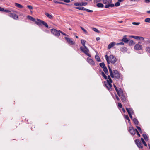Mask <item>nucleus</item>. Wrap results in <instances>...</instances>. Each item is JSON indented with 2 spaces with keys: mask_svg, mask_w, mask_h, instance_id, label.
<instances>
[{
  "mask_svg": "<svg viewBox=\"0 0 150 150\" xmlns=\"http://www.w3.org/2000/svg\"><path fill=\"white\" fill-rule=\"evenodd\" d=\"M108 67L110 75L112 78H114L115 79H118L122 77V75L117 70H114L112 71L109 65H108Z\"/></svg>",
  "mask_w": 150,
  "mask_h": 150,
  "instance_id": "1",
  "label": "nucleus"
},
{
  "mask_svg": "<svg viewBox=\"0 0 150 150\" xmlns=\"http://www.w3.org/2000/svg\"><path fill=\"white\" fill-rule=\"evenodd\" d=\"M105 59L108 64H109L110 62L112 64H115L117 61L116 58L112 55H110L109 57L106 55L105 56Z\"/></svg>",
  "mask_w": 150,
  "mask_h": 150,
  "instance_id": "2",
  "label": "nucleus"
},
{
  "mask_svg": "<svg viewBox=\"0 0 150 150\" xmlns=\"http://www.w3.org/2000/svg\"><path fill=\"white\" fill-rule=\"evenodd\" d=\"M103 3L106 4L105 7L106 8H108L109 7H112L114 6V4H111L112 0H103Z\"/></svg>",
  "mask_w": 150,
  "mask_h": 150,
  "instance_id": "3",
  "label": "nucleus"
},
{
  "mask_svg": "<svg viewBox=\"0 0 150 150\" xmlns=\"http://www.w3.org/2000/svg\"><path fill=\"white\" fill-rule=\"evenodd\" d=\"M80 48L81 50L86 55L89 57H91V54L88 52L89 51V50L86 46L81 47Z\"/></svg>",
  "mask_w": 150,
  "mask_h": 150,
  "instance_id": "4",
  "label": "nucleus"
},
{
  "mask_svg": "<svg viewBox=\"0 0 150 150\" xmlns=\"http://www.w3.org/2000/svg\"><path fill=\"white\" fill-rule=\"evenodd\" d=\"M119 96L121 100L123 102H126L127 100L125 96L123 94L122 90H120V92L117 93Z\"/></svg>",
  "mask_w": 150,
  "mask_h": 150,
  "instance_id": "5",
  "label": "nucleus"
},
{
  "mask_svg": "<svg viewBox=\"0 0 150 150\" xmlns=\"http://www.w3.org/2000/svg\"><path fill=\"white\" fill-rule=\"evenodd\" d=\"M51 32L56 36L58 37L60 35V30H57L55 29H53L51 30Z\"/></svg>",
  "mask_w": 150,
  "mask_h": 150,
  "instance_id": "6",
  "label": "nucleus"
},
{
  "mask_svg": "<svg viewBox=\"0 0 150 150\" xmlns=\"http://www.w3.org/2000/svg\"><path fill=\"white\" fill-rule=\"evenodd\" d=\"M137 130L136 129H134L133 127H129L128 131L131 135H134L135 134Z\"/></svg>",
  "mask_w": 150,
  "mask_h": 150,
  "instance_id": "7",
  "label": "nucleus"
},
{
  "mask_svg": "<svg viewBox=\"0 0 150 150\" xmlns=\"http://www.w3.org/2000/svg\"><path fill=\"white\" fill-rule=\"evenodd\" d=\"M135 143L137 146L139 148H142L143 146L141 142L139 139H136L135 141Z\"/></svg>",
  "mask_w": 150,
  "mask_h": 150,
  "instance_id": "8",
  "label": "nucleus"
},
{
  "mask_svg": "<svg viewBox=\"0 0 150 150\" xmlns=\"http://www.w3.org/2000/svg\"><path fill=\"white\" fill-rule=\"evenodd\" d=\"M87 61L91 65H94L95 64V63L93 60L89 57L87 59Z\"/></svg>",
  "mask_w": 150,
  "mask_h": 150,
  "instance_id": "9",
  "label": "nucleus"
},
{
  "mask_svg": "<svg viewBox=\"0 0 150 150\" xmlns=\"http://www.w3.org/2000/svg\"><path fill=\"white\" fill-rule=\"evenodd\" d=\"M65 38L69 44L72 45H74V42H73L72 40H71L69 38L67 37H65Z\"/></svg>",
  "mask_w": 150,
  "mask_h": 150,
  "instance_id": "10",
  "label": "nucleus"
},
{
  "mask_svg": "<svg viewBox=\"0 0 150 150\" xmlns=\"http://www.w3.org/2000/svg\"><path fill=\"white\" fill-rule=\"evenodd\" d=\"M9 16L15 20L17 19L18 18V16L15 14L11 13L9 14Z\"/></svg>",
  "mask_w": 150,
  "mask_h": 150,
  "instance_id": "11",
  "label": "nucleus"
},
{
  "mask_svg": "<svg viewBox=\"0 0 150 150\" xmlns=\"http://www.w3.org/2000/svg\"><path fill=\"white\" fill-rule=\"evenodd\" d=\"M142 45H140L139 44H137L135 45L134 47V49L137 50H140L142 49Z\"/></svg>",
  "mask_w": 150,
  "mask_h": 150,
  "instance_id": "12",
  "label": "nucleus"
},
{
  "mask_svg": "<svg viewBox=\"0 0 150 150\" xmlns=\"http://www.w3.org/2000/svg\"><path fill=\"white\" fill-rule=\"evenodd\" d=\"M105 85L108 90L109 91H111V90L112 86L110 83H107L105 84Z\"/></svg>",
  "mask_w": 150,
  "mask_h": 150,
  "instance_id": "13",
  "label": "nucleus"
},
{
  "mask_svg": "<svg viewBox=\"0 0 150 150\" xmlns=\"http://www.w3.org/2000/svg\"><path fill=\"white\" fill-rule=\"evenodd\" d=\"M116 44V43L115 42H112L109 44L108 47V49H110L114 46Z\"/></svg>",
  "mask_w": 150,
  "mask_h": 150,
  "instance_id": "14",
  "label": "nucleus"
},
{
  "mask_svg": "<svg viewBox=\"0 0 150 150\" xmlns=\"http://www.w3.org/2000/svg\"><path fill=\"white\" fill-rule=\"evenodd\" d=\"M45 15L50 19H52L54 18V16L52 15L47 13H45Z\"/></svg>",
  "mask_w": 150,
  "mask_h": 150,
  "instance_id": "15",
  "label": "nucleus"
},
{
  "mask_svg": "<svg viewBox=\"0 0 150 150\" xmlns=\"http://www.w3.org/2000/svg\"><path fill=\"white\" fill-rule=\"evenodd\" d=\"M126 37V35L124 36V38L121 39V41L122 42H124L125 43H127L129 41V40L126 38H125V37Z\"/></svg>",
  "mask_w": 150,
  "mask_h": 150,
  "instance_id": "16",
  "label": "nucleus"
},
{
  "mask_svg": "<svg viewBox=\"0 0 150 150\" xmlns=\"http://www.w3.org/2000/svg\"><path fill=\"white\" fill-rule=\"evenodd\" d=\"M15 5L16 6L20 8H23V7L22 5L17 3H15Z\"/></svg>",
  "mask_w": 150,
  "mask_h": 150,
  "instance_id": "17",
  "label": "nucleus"
},
{
  "mask_svg": "<svg viewBox=\"0 0 150 150\" xmlns=\"http://www.w3.org/2000/svg\"><path fill=\"white\" fill-rule=\"evenodd\" d=\"M126 110L128 112V111L130 112V114H133L134 113L133 110L131 108H126Z\"/></svg>",
  "mask_w": 150,
  "mask_h": 150,
  "instance_id": "18",
  "label": "nucleus"
},
{
  "mask_svg": "<svg viewBox=\"0 0 150 150\" xmlns=\"http://www.w3.org/2000/svg\"><path fill=\"white\" fill-rule=\"evenodd\" d=\"M121 51L123 52H125L127 51V49L125 47H122L120 49Z\"/></svg>",
  "mask_w": 150,
  "mask_h": 150,
  "instance_id": "19",
  "label": "nucleus"
},
{
  "mask_svg": "<svg viewBox=\"0 0 150 150\" xmlns=\"http://www.w3.org/2000/svg\"><path fill=\"white\" fill-rule=\"evenodd\" d=\"M38 21H35V23L38 25H41V22L42 21V20L38 19H37Z\"/></svg>",
  "mask_w": 150,
  "mask_h": 150,
  "instance_id": "20",
  "label": "nucleus"
},
{
  "mask_svg": "<svg viewBox=\"0 0 150 150\" xmlns=\"http://www.w3.org/2000/svg\"><path fill=\"white\" fill-rule=\"evenodd\" d=\"M103 70L106 75H108V72L106 67L103 68Z\"/></svg>",
  "mask_w": 150,
  "mask_h": 150,
  "instance_id": "21",
  "label": "nucleus"
},
{
  "mask_svg": "<svg viewBox=\"0 0 150 150\" xmlns=\"http://www.w3.org/2000/svg\"><path fill=\"white\" fill-rule=\"evenodd\" d=\"M41 25L42 24L44 26H45L46 27L48 28V25L47 23L46 22H45V21H42H42H41Z\"/></svg>",
  "mask_w": 150,
  "mask_h": 150,
  "instance_id": "22",
  "label": "nucleus"
},
{
  "mask_svg": "<svg viewBox=\"0 0 150 150\" xmlns=\"http://www.w3.org/2000/svg\"><path fill=\"white\" fill-rule=\"evenodd\" d=\"M76 9H78L79 10H86V8L84 7H77L75 8Z\"/></svg>",
  "mask_w": 150,
  "mask_h": 150,
  "instance_id": "23",
  "label": "nucleus"
},
{
  "mask_svg": "<svg viewBox=\"0 0 150 150\" xmlns=\"http://www.w3.org/2000/svg\"><path fill=\"white\" fill-rule=\"evenodd\" d=\"M27 17L28 18V19L31 20L32 21H35V18H33V17H32L29 15Z\"/></svg>",
  "mask_w": 150,
  "mask_h": 150,
  "instance_id": "24",
  "label": "nucleus"
},
{
  "mask_svg": "<svg viewBox=\"0 0 150 150\" xmlns=\"http://www.w3.org/2000/svg\"><path fill=\"white\" fill-rule=\"evenodd\" d=\"M114 86L117 93H118L119 92H120V90H122L121 89H120L119 90H118L116 86L114 84Z\"/></svg>",
  "mask_w": 150,
  "mask_h": 150,
  "instance_id": "25",
  "label": "nucleus"
},
{
  "mask_svg": "<svg viewBox=\"0 0 150 150\" xmlns=\"http://www.w3.org/2000/svg\"><path fill=\"white\" fill-rule=\"evenodd\" d=\"M97 6L99 8H102L104 6L103 4L101 3H98L97 4Z\"/></svg>",
  "mask_w": 150,
  "mask_h": 150,
  "instance_id": "26",
  "label": "nucleus"
},
{
  "mask_svg": "<svg viewBox=\"0 0 150 150\" xmlns=\"http://www.w3.org/2000/svg\"><path fill=\"white\" fill-rule=\"evenodd\" d=\"M133 121L134 123L136 125H138L139 124V122L136 118H134Z\"/></svg>",
  "mask_w": 150,
  "mask_h": 150,
  "instance_id": "27",
  "label": "nucleus"
},
{
  "mask_svg": "<svg viewBox=\"0 0 150 150\" xmlns=\"http://www.w3.org/2000/svg\"><path fill=\"white\" fill-rule=\"evenodd\" d=\"M95 58L96 60L98 62H100V59L99 57V56L97 55H96L95 56Z\"/></svg>",
  "mask_w": 150,
  "mask_h": 150,
  "instance_id": "28",
  "label": "nucleus"
},
{
  "mask_svg": "<svg viewBox=\"0 0 150 150\" xmlns=\"http://www.w3.org/2000/svg\"><path fill=\"white\" fill-rule=\"evenodd\" d=\"M142 136L146 141H148V137L146 134H143Z\"/></svg>",
  "mask_w": 150,
  "mask_h": 150,
  "instance_id": "29",
  "label": "nucleus"
},
{
  "mask_svg": "<svg viewBox=\"0 0 150 150\" xmlns=\"http://www.w3.org/2000/svg\"><path fill=\"white\" fill-rule=\"evenodd\" d=\"M100 66L102 68L106 67L104 63L103 62L100 63L99 64Z\"/></svg>",
  "mask_w": 150,
  "mask_h": 150,
  "instance_id": "30",
  "label": "nucleus"
},
{
  "mask_svg": "<svg viewBox=\"0 0 150 150\" xmlns=\"http://www.w3.org/2000/svg\"><path fill=\"white\" fill-rule=\"evenodd\" d=\"M101 74L103 76L104 78L105 79H107V76H106V75L105 74V73H104V72L102 71L101 72Z\"/></svg>",
  "mask_w": 150,
  "mask_h": 150,
  "instance_id": "31",
  "label": "nucleus"
},
{
  "mask_svg": "<svg viewBox=\"0 0 150 150\" xmlns=\"http://www.w3.org/2000/svg\"><path fill=\"white\" fill-rule=\"evenodd\" d=\"M146 50L147 52L150 53V47H147L146 48Z\"/></svg>",
  "mask_w": 150,
  "mask_h": 150,
  "instance_id": "32",
  "label": "nucleus"
},
{
  "mask_svg": "<svg viewBox=\"0 0 150 150\" xmlns=\"http://www.w3.org/2000/svg\"><path fill=\"white\" fill-rule=\"evenodd\" d=\"M134 44V41L132 40H130L129 42V45L131 46L133 45Z\"/></svg>",
  "mask_w": 150,
  "mask_h": 150,
  "instance_id": "33",
  "label": "nucleus"
},
{
  "mask_svg": "<svg viewBox=\"0 0 150 150\" xmlns=\"http://www.w3.org/2000/svg\"><path fill=\"white\" fill-rule=\"evenodd\" d=\"M141 140L142 142V143L143 144H144V145L146 146H147V144L145 142V141H144V139H143V138H141Z\"/></svg>",
  "mask_w": 150,
  "mask_h": 150,
  "instance_id": "34",
  "label": "nucleus"
},
{
  "mask_svg": "<svg viewBox=\"0 0 150 150\" xmlns=\"http://www.w3.org/2000/svg\"><path fill=\"white\" fill-rule=\"evenodd\" d=\"M144 21L146 22H147L150 23V18H148L145 19Z\"/></svg>",
  "mask_w": 150,
  "mask_h": 150,
  "instance_id": "35",
  "label": "nucleus"
},
{
  "mask_svg": "<svg viewBox=\"0 0 150 150\" xmlns=\"http://www.w3.org/2000/svg\"><path fill=\"white\" fill-rule=\"evenodd\" d=\"M86 41L83 40H81V44H82L83 46H85V43Z\"/></svg>",
  "mask_w": 150,
  "mask_h": 150,
  "instance_id": "36",
  "label": "nucleus"
},
{
  "mask_svg": "<svg viewBox=\"0 0 150 150\" xmlns=\"http://www.w3.org/2000/svg\"><path fill=\"white\" fill-rule=\"evenodd\" d=\"M81 28L86 34H88V32L87 31L83 28L82 27H81Z\"/></svg>",
  "mask_w": 150,
  "mask_h": 150,
  "instance_id": "37",
  "label": "nucleus"
},
{
  "mask_svg": "<svg viewBox=\"0 0 150 150\" xmlns=\"http://www.w3.org/2000/svg\"><path fill=\"white\" fill-rule=\"evenodd\" d=\"M92 30L98 33H100V31L98 29L95 28H92Z\"/></svg>",
  "mask_w": 150,
  "mask_h": 150,
  "instance_id": "38",
  "label": "nucleus"
},
{
  "mask_svg": "<svg viewBox=\"0 0 150 150\" xmlns=\"http://www.w3.org/2000/svg\"><path fill=\"white\" fill-rule=\"evenodd\" d=\"M107 82L108 83H110L112 82V81L111 79V78H110L108 79H107Z\"/></svg>",
  "mask_w": 150,
  "mask_h": 150,
  "instance_id": "39",
  "label": "nucleus"
},
{
  "mask_svg": "<svg viewBox=\"0 0 150 150\" xmlns=\"http://www.w3.org/2000/svg\"><path fill=\"white\" fill-rule=\"evenodd\" d=\"M132 24L133 25H138L139 24H140V22H133L132 23Z\"/></svg>",
  "mask_w": 150,
  "mask_h": 150,
  "instance_id": "40",
  "label": "nucleus"
},
{
  "mask_svg": "<svg viewBox=\"0 0 150 150\" xmlns=\"http://www.w3.org/2000/svg\"><path fill=\"white\" fill-rule=\"evenodd\" d=\"M74 5L76 6H81V3H76L74 4Z\"/></svg>",
  "mask_w": 150,
  "mask_h": 150,
  "instance_id": "41",
  "label": "nucleus"
},
{
  "mask_svg": "<svg viewBox=\"0 0 150 150\" xmlns=\"http://www.w3.org/2000/svg\"><path fill=\"white\" fill-rule=\"evenodd\" d=\"M125 118H126V119L128 120L129 122L130 121V120L128 115H125Z\"/></svg>",
  "mask_w": 150,
  "mask_h": 150,
  "instance_id": "42",
  "label": "nucleus"
},
{
  "mask_svg": "<svg viewBox=\"0 0 150 150\" xmlns=\"http://www.w3.org/2000/svg\"><path fill=\"white\" fill-rule=\"evenodd\" d=\"M136 128L139 131L140 133L142 132V130L140 127L138 126H136Z\"/></svg>",
  "mask_w": 150,
  "mask_h": 150,
  "instance_id": "43",
  "label": "nucleus"
},
{
  "mask_svg": "<svg viewBox=\"0 0 150 150\" xmlns=\"http://www.w3.org/2000/svg\"><path fill=\"white\" fill-rule=\"evenodd\" d=\"M132 37L136 39H138L139 40V36H132Z\"/></svg>",
  "mask_w": 150,
  "mask_h": 150,
  "instance_id": "44",
  "label": "nucleus"
},
{
  "mask_svg": "<svg viewBox=\"0 0 150 150\" xmlns=\"http://www.w3.org/2000/svg\"><path fill=\"white\" fill-rule=\"evenodd\" d=\"M120 5V3L119 2H117L116 3L114 6H115L116 7Z\"/></svg>",
  "mask_w": 150,
  "mask_h": 150,
  "instance_id": "45",
  "label": "nucleus"
},
{
  "mask_svg": "<svg viewBox=\"0 0 150 150\" xmlns=\"http://www.w3.org/2000/svg\"><path fill=\"white\" fill-rule=\"evenodd\" d=\"M87 2H82L81 3V6H85L87 4Z\"/></svg>",
  "mask_w": 150,
  "mask_h": 150,
  "instance_id": "46",
  "label": "nucleus"
},
{
  "mask_svg": "<svg viewBox=\"0 0 150 150\" xmlns=\"http://www.w3.org/2000/svg\"><path fill=\"white\" fill-rule=\"evenodd\" d=\"M86 11L88 12H93V10H90L89 9H87L86 8V10H85Z\"/></svg>",
  "mask_w": 150,
  "mask_h": 150,
  "instance_id": "47",
  "label": "nucleus"
},
{
  "mask_svg": "<svg viewBox=\"0 0 150 150\" xmlns=\"http://www.w3.org/2000/svg\"><path fill=\"white\" fill-rule=\"evenodd\" d=\"M3 11H4V12H6V13H10V12H11V11H10L9 10H7V9H4V10Z\"/></svg>",
  "mask_w": 150,
  "mask_h": 150,
  "instance_id": "48",
  "label": "nucleus"
},
{
  "mask_svg": "<svg viewBox=\"0 0 150 150\" xmlns=\"http://www.w3.org/2000/svg\"><path fill=\"white\" fill-rule=\"evenodd\" d=\"M27 7L30 9H33V7L30 5H28L27 6Z\"/></svg>",
  "mask_w": 150,
  "mask_h": 150,
  "instance_id": "49",
  "label": "nucleus"
},
{
  "mask_svg": "<svg viewBox=\"0 0 150 150\" xmlns=\"http://www.w3.org/2000/svg\"><path fill=\"white\" fill-rule=\"evenodd\" d=\"M117 45H124V43L123 42H121L119 43H117L116 44Z\"/></svg>",
  "mask_w": 150,
  "mask_h": 150,
  "instance_id": "50",
  "label": "nucleus"
},
{
  "mask_svg": "<svg viewBox=\"0 0 150 150\" xmlns=\"http://www.w3.org/2000/svg\"><path fill=\"white\" fill-rule=\"evenodd\" d=\"M118 106L120 108H122V105L120 103H118Z\"/></svg>",
  "mask_w": 150,
  "mask_h": 150,
  "instance_id": "51",
  "label": "nucleus"
},
{
  "mask_svg": "<svg viewBox=\"0 0 150 150\" xmlns=\"http://www.w3.org/2000/svg\"><path fill=\"white\" fill-rule=\"evenodd\" d=\"M139 40H144V38L143 37L139 36Z\"/></svg>",
  "mask_w": 150,
  "mask_h": 150,
  "instance_id": "52",
  "label": "nucleus"
},
{
  "mask_svg": "<svg viewBox=\"0 0 150 150\" xmlns=\"http://www.w3.org/2000/svg\"><path fill=\"white\" fill-rule=\"evenodd\" d=\"M60 33H61L62 34V35H64L66 36H68L65 33H64V32H63L62 31H60Z\"/></svg>",
  "mask_w": 150,
  "mask_h": 150,
  "instance_id": "53",
  "label": "nucleus"
},
{
  "mask_svg": "<svg viewBox=\"0 0 150 150\" xmlns=\"http://www.w3.org/2000/svg\"><path fill=\"white\" fill-rule=\"evenodd\" d=\"M64 2L66 3H69L70 2V0H63Z\"/></svg>",
  "mask_w": 150,
  "mask_h": 150,
  "instance_id": "54",
  "label": "nucleus"
},
{
  "mask_svg": "<svg viewBox=\"0 0 150 150\" xmlns=\"http://www.w3.org/2000/svg\"><path fill=\"white\" fill-rule=\"evenodd\" d=\"M128 113L129 116V117H130V118H131V119H132V116L131 115V114H130V112H129L128 111Z\"/></svg>",
  "mask_w": 150,
  "mask_h": 150,
  "instance_id": "55",
  "label": "nucleus"
},
{
  "mask_svg": "<svg viewBox=\"0 0 150 150\" xmlns=\"http://www.w3.org/2000/svg\"><path fill=\"white\" fill-rule=\"evenodd\" d=\"M136 132H137V135H138L139 137H140V134L138 132V131L137 130V131H136Z\"/></svg>",
  "mask_w": 150,
  "mask_h": 150,
  "instance_id": "56",
  "label": "nucleus"
},
{
  "mask_svg": "<svg viewBox=\"0 0 150 150\" xmlns=\"http://www.w3.org/2000/svg\"><path fill=\"white\" fill-rule=\"evenodd\" d=\"M116 98L117 100L118 101H119L120 100L119 98L118 97L117 95H116Z\"/></svg>",
  "mask_w": 150,
  "mask_h": 150,
  "instance_id": "57",
  "label": "nucleus"
},
{
  "mask_svg": "<svg viewBox=\"0 0 150 150\" xmlns=\"http://www.w3.org/2000/svg\"><path fill=\"white\" fill-rule=\"evenodd\" d=\"M4 10V8L0 7V11H3Z\"/></svg>",
  "mask_w": 150,
  "mask_h": 150,
  "instance_id": "58",
  "label": "nucleus"
},
{
  "mask_svg": "<svg viewBox=\"0 0 150 150\" xmlns=\"http://www.w3.org/2000/svg\"><path fill=\"white\" fill-rule=\"evenodd\" d=\"M130 1L135 2V1H139V0H130Z\"/></svg>",
  "mask_w": 150,
  "mask_h": 150,
  "instance_id": "59",
  "label": "nucleus"
},
{
  "mask_svg": "<svg viewBox=\"0 0 150 150\" xmlns=\"http://www.w3.org/2000/svg\"><path fill=\"white\" fill-rule=\"evenodd\" d=\"M101 0H95L94 1L96 3H97L98 2H100Z\"/></svg>",
  "mask_w": 150,
  "mask_h": 150,
  "instance_id": "60",
  "label": "nucleus"
},
{
  "mask_svg": "<svg viewBox=\"0 0 150 150\" xmlns=\"http://www.w3.org/2000/svg\"><path fill=\"white\" fill-rule=\"evenodd\" d=\"M145 2L146 3H149L150 1V0H145Z\"/></svg>",
  "mask_w": 150,
  "mask_h": 150,
  "instance_id": "61",
  "label": "nucleus"
},
{
  "mask_svg": "<svg viewBox=\"0 0 150 150\" xmlns=\"http://www.w3.org/2000/svg\"><path fill=\"white\" fill-rule=\"evenodd\" d=\"M100 39V38L99 37H97L96 38V40L97 41L99 40Z\"/></svg>",
  "mask_w": 150,
  "mask_h": 150,
  "instance_id": "62",
  "label": "nucleus"
},
{
  "mask_svg": "<svg viewBox=\"0 0 150 150\" xmlns=\"http://www.w3.org/2000/svg\"><path fill=\"white\" fill-rule=\"evenodd\" d=\"M122 110L123 111V112L125 113V112L126 111H125V109H124V108H122Z\"/></svg>",
  "mask_w": 150,
  "mask_h": 150,
  "instance_id": "63",
  "label": "nucleus"
},
{
  "mask_svg": "<svg viewBox=\"0 0 150 150\" xmlns=\"http://www.w3.org/2000/svg\"><path fill=\"white\" fill-rule=\"evenodd\" d=\"M147 13L150 14V11H147Z\"/></svg>",
  "mask_w": 150,
  "mask_h": 150,
  "instance_id": "64",
  "label": "nucleus"
}]
</instances>
